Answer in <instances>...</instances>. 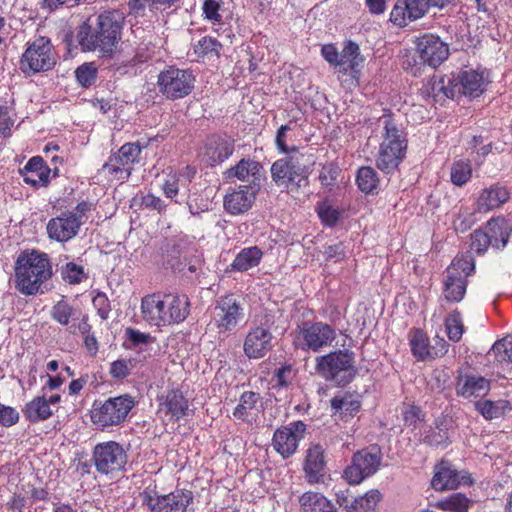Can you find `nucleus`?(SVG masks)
Wrapping results in <instances>:
<instances>
[{"label":"nucleus","mask_w":512,"mask_h":512,"mask_svg":"<svg viewBox=\"0 0 512 512\" xmlns=\"http://www.w3.org/2000/svg\"><path fill=\"white\" fill-rule=\"evenodd\" d=\"M190 312L186 295L153 293L141 300V314L150 325L157 327L183 322Z\"/></svg>","instance_id":"1"},{"label":"nucleus","mask_w":512,"mask_h":512,"mask_svg":"<svg viewBox=\"0 0 512 512\" xmlns=\"http://www.w3.org/2000/svg\"><path fill=\"white\" fill-rule=\"evenodd\" d=\"M378 127H381L382 142L376 159V166L382 172L391 174L398 169L407 150V138L394 116L390 112H384L378 118Z\"/></svg>","instance_id":"2"},{"label":"nucleus","mask_w":512,"mask_h":512,"mask_svg":"<svg viewBox=\"0 0 512 512\" xmlns=\"http://www.w3.org/2000/svg\"><path fill=\"white\" fill-rule=\"evenodd\" d=\"M52 264L47 254L35 250L22 252L15 263L16 288L24 295H35L52 277Z\"/></svg>","instance_id":"3"},{"label":"nucleus","mask_w":512,"mask_h":512,"mask_svg":"<svg viewBox=\"0 0 512 512\" xmlns=\"http://www.w3.org/2000/svg\"><path fill=\"white\" fill-rule=\"evenodd\" d=\"M135 404L134 398L128 394L110 397L104 401L96 400L90 411L91 421L102 431L120 426L126 421Z\"/></svg>","instance_id":"4"},{"label":"nucleus","mask_w":512,"mask_h":512,"mask_svg":"<svg viewBox=\"0 0 512 512\" xmlns=\"http://www.w3.org/2000/svg\"><path fill=\"white\" fill-rule=\"evenodd\" d=\"M337 338L334 327L322 321H304L294 331V346L304 352H320Z\"/></svg>","instance_id":"5"},{"label":"nucleus","mask_w":512,"mask_h":512,"mask_svg":"<svg viewBox=\"0 0 512 512\" xmlns=\"http://www.w3.org/2000/svg\"><path fill=\"white\" fill-rule=\"evenodd\" d=\"M245 318V305L241 296L229 293L216 300L211 321L219 335L234 333Z\"/></svg>","instance_id":"6"},{"label":"nucleus","mask_w":512,"mask_h":512,"mask_svg":"<svg viewBox=\"0 0 512 512\" xmlns=\"http://www.w3.org/2000/svg\"><path fill=\"white\" fill-rule=\"evenodd\" d=\"M56 64V55L49 38L39 37L27 44L20 59V70L26 75L45 72Z\"/></svg>","instance_id":"7"},{"label":"nucleus","mask_w":512,"mask_h":512,"mask_svg":"<svg viewBox=\"0 0 512 512\" xmlns=\"http://www.w3.org/2000/svg\"><path fill=\"white\" fill-rule=\"evenodd\" d=\"M354 367V353L338 350L316 358V370L326 380L339 385L348 383Z\"/></svg>","instance_id":"8"},{"label":"nucleus","mask_w":512,"mask_h":512,"mask_svg":"<svg viewBox=\"0 0 512 512\" xmlns=\"http://www.w3.org/2000/svg\"><path fill=\"white\" fill-rule=\"evenodd\" d=\"M475 270V261L471 255L456 257L447 268L443 294L449 302H460L466 293L467 277Z\"/></svg>","instance_id":"9"},{"label":"nucleus","mask_w":512,"mask_h":512,"mask_svg":"<svg viewBox=\"0 0 512 512\" xmlns=\"http://www.w3.org/2000/svg\"><path fill=\"white\" fill-rule=\"evenodd\" d=\"M308 174V169L300 157L281 158L271 166V176L275 184L292 192L308 184Z\"/></svg>","instance_id":"10"},{"label":"nucleus","mask_w":512,"mask_h":512,"mask_svg":"<svg viewBox=\"0 0 512 512\" xmlns=\"http://www.w3.org/2000/svg\"><path fill=\"white\" fill-rule=\"evenodd\" d=\"M195 78L191 71L170 66L158 76L160 92L168 99H180L192 91Z\"/></svg>","instance_id":"11"},{"label":"nucleus","mask_w":512,"mask_h":512,"mask_svg":"<svg viewBox=\"0 0 512 512\" xmlns=\"http://www.w3.org/2000/svg\"><path fill=\"white\" fill-rule=\"evenodd\" d=\"M142 147L139 143H125L119 150L112 154L103 165L108 174L119 181L127 180L135 164L141 161Z\"/></svg>","instance_id":"12"},{"label":"nucleus","mask_w":512,"mask_h":512,"mask_svg":"<svg viewBox=\"0 0 512 512\" xmlns=\"http://www.w3.org/2000/svg\"><path fill=\"white\" fill-rule=\"evenodd\" d=\"M93 461L97 472L105 475L113 474L124 469L127 454L118 442L107 441L94 447Z\"/></svg>","instance_id":"13"},{"label":"nucleus","mask_w":512,"mask_h":512,"mask_svg":"<svg viewBox=\"0 0 512 512\" xmlns=\"http://www.w3.org/2000/svg\"><path fill=\"white\" fill-rule=\"evenodd\" d=\"M381 459L378 448L362 449L353 455L351 464L344 471V476L350 484H359L377 472Z\"/></svg>","instance_id":"14"},{"label":"nucleus","mask_w":512,"mask_h":512,"mask_svg":"<svg viewBox=\"0 0 512 512\" xmlns=\"http://www.w3.org/2000/svg\"><path fill=\"white\" fill-rule=\"evenodd\" d=\"M272 324V317L265 314L264 320L248 331L244 339L243 351L249 359L263 358L272 349L273 336L270 331Z\"/></svg>","instance_id":"15"},{"label":"nucleus","mask_w":512,"mask_h":512,"mask_svg":"<svg viewBox=\"0 0 512 512\" xmlns=\"http://www.w3.org/2000/svg\"><path fill=\"white\" fill-rule=\"evenodd\" d=\"M305 432L306 425L302 421H295L277 428L273 434L272 446L284 459L289 458L296 453Z\"/></svg>","instance_id":"16"},{"label":"nucleus","mask_w":512,"mask_h":512,"mask_svg":"<svg viewBox=\"0 0 512 512\" xmlns=\"http://www.w3.org/2000/svg\"><path fill=\"white\" fill-rule=\"evenodd\" d=\"M192 500L191 491L175 490L165 495H147L144 502L149 506L151 512H187Z\"/></svg>","instance_id":"17"},{"label":"nucleus","mask_w":512,"mask_h":512,"mask_svg":"<svg viewBox=\"0 0 512 512\" xmlns=\"http://www.w3.org/2000/svg\"><path fill=\"white\" fill-rule=\"evenodd\" d=\"M416 51L424 64L438 67L449 55V48L439 36L424 34L416 40Z\"/></svg>","instance_id":"18"},{"label":"nucleus","mask_w":512,"mask_h":512,"mask_svg":"<svg viewBox=\"0 0 512 512\" xmlns=\"http://www.w3.org/2000/svg\"><path fill=\"white\" fill-rule=\"evenodd\" d=\"M264 176L263 166L250 158L241 159L235 166L228 168L223 177L227 182H233L237 179L241 182H247L245 186L250 189H260Z\"/></svg>","instance_id":"19"},{"label":"nucleus","mask_w":512,"mask_h":512,"mask_svg":"<svg viewBox=\"0 0 512 512\" xmlns=\"http://www.w3.org/2000/svg\"><path fill=\"white\" fill-rule=\"evenodd\" d=\"M450 83L454 98L459 95L477 97L483 93L486 81L483 72L468 69L460 71L457 75H450Z\"/></svg>","instance_id":"20"},{"label":"nucleus","mask_w":512,"mask_h":512,"mask_svg":"<svg viewBox=\"0 0 512 512\" xmlns=\"http://www.w3.org/2000/svg\"><path fill=\"white\" fill-rule=\"evenodd\" d=\"M430 7L428 0H397L390 13V20L399 27H405L409 22L424 17Z\"/></svg>","instance_id":"21"},{"label":"nucleus","mask_w":512,"mask_h":512,"mask_svg":"<svg viewBox=\"0 0 512 512\" xmlns=\"http://www.w3.org/2000/svg\"><path fill=\"white\" fill-rule=\"evenodd\" d=\"M468 482L469 477L467 475L458 472L451 463L441 461L435 467L431 485L437 491H445L456 489L460 484Z\"/></svg>","instance_id":"22"},{"label":"nucleus","mask_w":512,"mask_h":512,"mask_svg":"<svg viewBox=\"0 0 512 512\" xmlns=\"http://www.w3.org/2000/svg\"><path fill=\"white\" fill-rule=\"evenodd\" d=\"M260 189H250L247 186L239 185L238 188L228 192L224 197V208L231 215H239L248 211Z\"/></svg>","instance_id":"23"},{"label":"nucleus","mask_w":512,"mask_h":512,"mask_svg":"<svg viewBox=\"0 0 512 512\" xmlns=\"http://www.w3.org/2000/svg\"><path fill=\"white\" fill-rule=\"evenodd\" d=\"M82 222L63 212L60 216L52 218L47 224V233L51 239L59 242H65L78 234Z\"/></svg>","instance_id":"24"},{"label":"nucleus","mask_w":512,"mask_h":512,"mask_svg":"<svg viewBox=\"0 0 512 512\" xmlns=\"http://www.w3.org/2000/svg\"><path fill=\"white\" fill-rule=\"evenodd\" d=\"M423 99L429 103L442 102L446 98L454 99L452 83L449 76L434 75L420 89Z\"/></svg>","instance_id":"25"},{"label":"nucleus","mask_w":512,"mask_h":512,"mask_svg":"<svg viewBox=\"0 0 512 512\" xmlns=\"http://www.w3.org/2000/svg\"><path fill=\"white\" fill-rule=\"evenodd\" d=\"M326 461L324 449L321 445H312L306 454L303 465L305 478L309 484H317L323 481L325 475Z\"/></svg>","instance_id":"26"},{"label":"nucleus","mask_w":512,"mask_h":512,"mask_svg":"<svg viewBox=\"0 0 512 512\" xmlns=\"http://www.w3.org/2000/svg\"><path fill=\"white\" fill-rule=\"evenodd\" d=\"M233 152L234 143L230 139L211 136L206 141L204 155L211 166L224 162L232 156Z\"/></svg>","instance_id":"27"},{"label":"nucleus","mask_w":512,"mask_h":512,"mask_svg":"<svg viewBox=\"0 0 512 512\" xmlns=\"http://www.w3.org/2000/svg\"><path fill=\"white\" fill-rule=\"evenodd\" d=\"M50 168L40 156L32 157L21 171L23 181L35 188L49 183Z\"/></svg>","instance_id":"28"},{"label":"nucleus","mask_w":512,"mask_h":512,"mask_svg":"<svg viewBox=\"0 0 512 512\" xmlns=\"http://www.w3.org/2000/svg\"><path fill=\"white\" fill-rule=\"evenodd\" d=\"M509 200V192L501 186H491L485 188L479 194L476 201V210L478 212H489L506 203Z\"/></svg>","instance_id":"29"},{"label":"nucleus","mask_w":512,"mask_h":512,"mask_svg":"<svg viewBox=\"0 0 512 512\" xmlns=\"http://www.w3.org/2000/svg\"><path fill=\"white\" fill-rule=\"evenodd\" d=\"M482 228L488 235L492 248L501 250L506 247L512 229L504 218H492Z\"/></svg>","instance_id":"30"},{"label":"nucleus","mask_w":512,"mask_h":512,"mask_svg":"<svg viewBox=\"0 0 512 512\" xmlns=\"http://www.w3.org/2000/svg\"><path fill=\"white\" fill-rule=\"evenodd\" d=\"M490 388V382L478 375H463L458 378L457 394L464 398L484 396Z\"/></svg>","instance_id":"31"},{"label":"nucleus","mask_w":512,"mask_h":512,"mask_svg":"<svg viewBox=\"0 0 512 512\" xmlns=\"http://www.w3.org/2000/svg\"><path fill=\"white\" fill-rule=\"evenodd\" d=\"M436 426L424 432L422 441L430 446H446L450 442L453 422L448 418L436 420Z\"/></svg>","instance_id":"32"},{"label":"nucleus","mask_w":512,"mask_h":512,"mask_svg":"<svg viewBox=\"0 0 512 512\" xmlns=\"http://www.w3.org/2000/svg\"><path fill=\"white\" fill-rule=\"evenodd\" d=\"M263 257L262 250L257 246L243 248L230 264V271L246 272L259 265Z\"/></svg>","instance_id":"33"},{"label":"nucleus","mask_w":512,"mask_h":512,"mask_svg":"<svg viewBox=\"0 0 512 512\" xmlns=\"http://www.w3.org/2000/svg\"><path fill=\"white\" fill-rule=\"evenodd\" d=\"M361 402L350 393H340L331 399L334 415L342 419L354 417L360 410Z\"/></svg>","instance_id":"34"},{"label":"nucleus","mask_w":512,"mask_h":512,"mask_svg":"<svg viewBox=\"0 0 512 512\" xmlns=\"http://www.w3.org/2000/svg\"><path fill=\"white\" fill-rule=\"evenodd\" d=\"M261 397L259 393L253 391H245L241 394L239 403L233 411V416L242 421H249L250 418L256 416L259 412L258 404Z\"/></svg>","instance_id":"35"},{"label":"nucleus","mask_w":512,"mask_h":512,"mask_svg":"<svg viewBox=\"0 0 512 512\" xmlns=\"http://www.w3.org/2000/svg\"><path fill=\"white\" fill-rule=\"evenodd\" d=\"M160 410L165 411L172 419L179 420L187 415L189 405L187 399L178 390L169 391Z\"/></svg>","instance_id":"36"},{"label":"nucleus","mask_w":512,"mask_h":512,"mask_svg":"<svg viewBox=\"0 0 512 512\" xmlns=\"http://www.w3.org/2000/svg\"><path fill=\"white\" fill-rule=\"evenodd\" d=\"M299 503L303 512H336L334 504L318 492H305L300 496Z\"/></svg>","instance_id":"37"},{"label":"nucleus","mask_w":512,"mask_h":512,"mask_svg":"<svg viewBox=\"0 0 512 512\" xmlns=\"http://www.w3.org/2000/svg\"><path fill=\"white\" fill-rule=\"evenodd\" d=\"M107 36L111 38L113 35H110V32L98 27L94 34H91L81 40V45L86 50H98L103 55L111 53L119 40H112L109 43H106Z\"/></svg>","instance_id":"38"},{"label":"nucleus","mask_w":512,"mask_h":512,"mask_svg":"<svg viewBox=\"0 0 512 512\" xmlns=\"http://www.w3.org/2000/svg\"><path fill=\"white\" fill-rule=\"evenodd\" d=\"M124 21V14L118 10L113 11H105L100 14L98 17V26L100 29H104L105 31L110 32V35H113L111 38L108 36L107 42L109 43L112 40L120 39V32L122 28V24Z\"/></svg>","instance_id":"39"},{"label":"nucleus","mask_w":512,"mask_h":512,"mask_svg":"<svg viewBox=\"0 0 512 512\" xmlns=\"http://www.w3.org/2000/svg\"><path fill=\"white\" fill-rule=\"evenodd\" d=\"M24 415L30 422L35 423L49 419L53 415V410L46 402V396L42 395L27 403Z\"/></svg>","instance_id":"40"},{"label":"nucleus","mask_w":512,"mask_h":512,"mask_svg":"<svg viewBox=\"0 0 512 512\" xmlns=\"http://www.w3.org/2000/svg\"><path fill=\"white\" fill-rule=\"evenodd\" d=\"M409 344L413 356L420 361L431 358V347L426 334L420 329H412L409 332Z\"/></svg>","instance_id":"41"},{"label":"nucleus","mask_w":512,"mask_h":512,"mask_svg":"<svg viewBox=\"0 0 512 512\" xmlns=\"http://www.w3.org/2000/svg\"><path fill=\"white\" fill-rule=\"evenodd\" d=\"M130 206L134 210L148 209L161 214L165 212L167 204L152 193H138L132 198Z\"/></svg>","instance_id":"42"},{"label":"nucleus","mask_w":512,"mask_h":512,"mask_svg":"<svg viewBox=\"0 0 512 512\" xmlns=\"http://www.w3.org/2000/svg\"><path fill=\"white\" fill-rule=\"evenodd\" d=\"M380 499V492L371 490L364 496L355 498L350 505H346L347 512H376V506Z\"/></svg>","instance_id":"43"},{"label":"nucleus","mask_w":512,"mask_h":512,"mask_svg":"<svg viewBox=\"0 0 512 512\" xmlns=\"http://www.w3.org/2000/svg\"><path fill=\"white\" fill-rule=\"evenodd\" d=\"M356 181L359 189L366 194L374 193L379 185L377 172L369 166L358 170Z\"/></svg>","instance_id":"44"},{"label":"nucleus","mask_w":512,"mask_h":512,"mask_svg":"<svg viewBox=\"0 0 512 512\" xmlns=\"http://www.w3.org/2000/svg\"><path fill=\"white\" fill-rule=\"evenodd\" d=\"M446 333L450 341L459 342L465 331L463 318L458 310H453L445 318Z\"/></svg>","instance_id":"45"},{"label":"nucleus","mask_w":512,"mask_h":512,"mask_svg":"<svg viewBox=\"0 0 512 512\" xmlns=\"http://www.w3.org/2000/svg\"><path fill=\"white\" fill-rule=\"evenodd\" d=\"M472 177V166L468 160L455 161L450 169L451 182L458 187L464 186Z\"/></svg>","instance_id":"46"},{"label":"nucleus","mask_w":512,"mask_h":512,"mask_svg":"<svg viewBox=\"0 0 512 512\" xmlns=\"http://www.w3.org/2000/svg\"><path fill=\"white\" fill-rule=\"evenodd\" d=\"M77 330L83 335L84 344L87 350L91 354H96V352L98 351V342L96 340V337L90 334L91 325L88 323L87 316H83V318L81 319L77 326L75 324H72L68 327V331L72 334H75Z\"/></svg>","instance_id":"47"},{"label":"nucleus","mask_w":512,"mask_h":512,"mask_svg":"<svg viewBox=\"0 0 512 512\" xmlns=\"http://www.w3.org/2000/svg\"><path fill=\"white\" fill-rule=\"evenodd\" d=\"M75 309L65 300L58 301L51 310L54 321L63 326H69L71 321L77 320Z\"/></svg>","instance_id":"48"},{"label":"nucleus","mask_w":512,"mask_h":512,"mask_svg":"<svg viewBox=\"0 0 512 512\" xmlns=\"http://www.w3.org/2000/svg\"><path fill=\"white\" fill-rule=\"evenodd\" d=\"M469 499L461 493H454L437 503V507L448 512H466L469 508Z\"/></svg>","instance_id":"49"},{"label":"nucleus","mask_w":512,"mask_h":512,"mask_svg":"<svg viewBox=\"0 0 512 512\" xmlns=\"http://www.w3.org/2000/svg\"><path fill=\"white\" fill-rule=\"evenodd\" d=\"M476 223L475 211L466 206H460L453 220L457 232H466Z\"/></svg>","instance_id":"50"},{"label":"nucleus","mask_w":512,"mask_h":512,"mask_svg":"<svg viewBox=\"0 0 512 512\" xmlns=\"http://www.w3.org/2000/svg\"><path fill=\"white\" fill-rule=\"evenodd\" d=\"M97 73V66L93 62H87L75 70V77L81 87L89 88L96 82Z\"/></svg>","instance_id":"51"},{"label":"nucleus","mask_w":512,"mask_h":512,"mask_svg":"<svg viewBox=\"0 0 512 512\" xmlns=\"http://www.w3.org/2000/svg\"><path fill=\"white\" fill-rule=\"evenodd\" d=\"M489 355H493L499 363H512V337H505L495 342Z\"/></svg>","instance_id":"52"},{"label":"nucleus","mask_w":512,"mask_h":512,"mask_svg":"<svg viewBox=\"0 0 512 512\" xmlns=\"http://www.w3.org/2000/svg\"><path fill=\"white\" fill-rule=\"evenodd\" d=\"M221 49H222V44L217 39L210 37V36L202 37L194 45V53L198 57H204L207 55H215L218 57Z\"/></svg>","instance_id":"53"},{"label":"nucleus","mask_w":512,"mask_h":512,"mask_svg":"<svg viewBox=\"0 0 512 512\" xmlns=\"http://www.w3.org/2000/svg\"><path fill=\"white\" fill-rule=\"evenodd\" d=\"M62 279L72 285L79 284L87 275L82 265H78L74 262H68L61 267Z\"/></svg>","instance_id":"54"},{"label":"nucleus","mask_w":512,"mask_h":512,"mask_svg":"<svg viewBox=\"0 0 512 512\" xmlns=\"http://www.w3.org/2000/svg\"><path fill=\"white\" fill-rule=\"evenodd\" d=\"M181 176L182 175L178 173H170L167 175L162 185L164 195L175 203H180L177 196L180 191V185H183Z\"/></svg>","instance_id":"55"},{"label":"nucleus","mask_w":512,"mask_h":512,"mask_svg":"<svg viewBox=\"0 0 512 512\" xmlns=\"http://www.w3.org/2000/svg\"><path fill=\"white\" fill-rule=\"evenodd\" d=\"M477 411L487 420L500 417L503 414V407L500 403L490 400L478 401L475 404Z\"/></svg>","instance_id":"56"},{"label":"nucleus","mask_w":512,"mask_h":512,"mask_svg":"<svg viewBox=\"0 0 512 512\" xmlns=\"http://www.w3.org/2000/svg\"><path fill=\"white\" fill-rule=\"evenodd\" d=\"M491 246L489 237L485 234L483 228L476 229L471 235V250L476 252L478 255L484 254L487 249Z\"/></svg>","instance_id":"57"},{"label":"nucleus","mask_w":512,"mask_h":512,"mask_svg":"<svg viewBox=\"0 0 512 512\" xmlns=\"http://www.w3.org/2000/svg\"><path fill=\"white\" fill-rule=\"evenodd\" d=\"M293 370L290 365H285L277 369L271 379L273 388H286L293 379Z\"/></svg>","instance_id":"58"},{"label":"nucleus","mask_w":512,"mask_h":512,"mask_svg":"<svg viewBox=\"0 0 512 512\" xmlns=\"http://www.w3.org/2000/svg\"><path fill=\"white\" fill-rule=\"evenodd\" d=\"M339 173L340 169L338 168V166L334 164H328L324 166L319 174V180L322 186L331 190L332 187H334L337 182Z\"/></svg>","instance_id":"59"},{"label":"nucleus","mask_w":512,"mask_h":512,"mask_svg":"<svg viewBox=\"0 0 512 512\" xmlns=\"http://www.w3.org/2000/svg\"><path fill=\"white\" fill-rule=\"evenodd\" d=\"M318 207V215L324 224L329 226L336 224L339 219V212L335 208L327 202L321 203Z\"/></svg>","instance_id":"60"},{"label":"nucleus","mask_w":512,"mask_h":512,"mask_svg":"<svg viewBox=\"0 0 512 512\" xmlns=\"http://www.w3.org/2000/svg\"><path fill=\"white\" fill-rule=\"evenodd\" d=\"M221 3V0H206L203 4L205 18L220 23L222 21V15L219 13Z\"/></svg>","instance_id":"61"},{"label":"nucleus","mask_w":512,"mask_h":512,"mask_svg":"<svg viewBox=\"0 0 512 512\" xmlns=\"http://www.w3.org/2000/svg\"><path fill=\"white\" fill-rule=\"evenodd\" d=\"M94 308L97 310L98 315L101 319L105 320L108 318L111 311V305L108 297L105 293H97L92 300Z\"/></svg>","instance_id":"62"},{"label":"nucleus","mask_w":512,"mask_h":512,"mask_svg":"<svg viewBox=\"0 0 512 512\" xmlns=\"http://www.w3.org/2000/svg\"><path fill=\"white\" fill-rule=\"evenodd\" d=\"M19 420V413L12 407L0 403V425L10 427Z\"/></svg>","instance_id":"63"},{"label":"nucleus","mask_w":512,"mask_h":512,"mask_svg":"<svg viewBox=\"0 0 512 512\" xmlns=\"http://www.w3.org/2000/svg\"><path fill=\"white\" fill-rule=\"evenodd\" d=\"M424 413L422 410L414 405H409L403 411V419L406 425L416 426L418 422L424 420Z\"/></svg>","instance_id":"64"}]
</instances>
